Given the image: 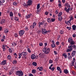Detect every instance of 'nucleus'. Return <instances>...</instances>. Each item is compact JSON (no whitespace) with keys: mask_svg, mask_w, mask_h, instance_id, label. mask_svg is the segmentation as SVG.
Segmentation results:
<instances>
[{"mask_svg":"<svg viewBox=\"0 0 76 76\" xmlns=\"http://www.w3.org/2000/svg\"><path fill=\"white\" fill-rule=\"evenodd\" d=\"M68 41L70 44L68 47L66 52L67 53L71 52L73 50V49H74V50H76V45H75L76 44V42L73 41V38L72 37H69L68 39Z\"/></svg>","mask_w":76,"mask_h":76,"instance_id":"obj_1","label":"nucleus"},{"mask_svg":"<svg viewBox=\"0 0 76 76\" xmlns=\"http://www.w3.org/2000/svg\"><path fill=\"white\" fill-rule=\"evenodd\" d=\"M16 75H18V76H22L23 75V73L20 71H17Z\"/></svg>","mask_w":76,"mask_h":76,"instance_id":"obj_2","label":"nucleus"},{"mask_svg":"<svg viewBox=\"0 0 76 76\" xmlns=\"http://www.w3.org/2000/svg\"><path fill=\"white\" fill-rule=\"evenodd\" d=\"M23 56H28V53L26 50L20 53Z\"/></svg>","mask_w":76,"mask_h":76,"instance_id":"obj_3","label":"nucleus"},{"mask_svg":"<svg viewBox=\"0 0 76 76\" xmlns=\"http://www.w3.org/2000/svg\"><path fill=\"white\" fill-rule=\"evenodd\" d=\"M51 49L49 48H47L45 51H44V53H45L46 54H48L50 52Z\"/></svg>","mask_w":76,"mask_h":76,"instance_id":"obj_4","label":"nucleus"},{"mask_svg":"<svg viewBox=\"0 0 76 76\" xmlns=\"http://www.w3.org/2000/svg\"><path fill=\"white\" fill-rule=\"evenodd\" d=\"M19 33L20 37L23 36V35L25 34V31L23 30H20L19 31Z\"/></svg>","mask_w":76,"mask_h":76,"instance_id":"obj_5","label":"nucleus"},{"mask_svg":"<svg viewBox=\"0 0 76 76\" xmlns=\"http://www.w3.org/2000/svg\"><path fill=\"white\" fill-rule=\"evenodd\" d=\"M42 34H47V30L46 29H43L42 28Z\"/></svg>","mask_w":76,"mask_h":76,"instance_id":"obj_6","label":"nucleus"},{"mask_svg":"<svg viewBox=\"0 0 76 76\" xmlns=\"http://www.w3.org/2000/svg\"><path fill=\"white\" fill-rule=\"evenodd\" d=\"M32 1L31 0H28L27 2L28 6H31V5H32Z\"/></svg>","mask_w":76,"mask_h":76,"instance_id":"obj_7","label":"nucleus"},{"mask_svg":"<svg viewBox=\"0 0 76 76\" xmlns=\"http://www.w3.org/2000/svg\"><path fill=\"white\" fill-rule=\"evenodd\" d=\"M39 57L40 58H44V56H45L44 53H40L39 54Z\"/></svg>","mask_w":76,"mask_h":76,"instance_id":"obj_8","label":"nucleus"},{"mask_svg":"<svg viewBox=\"0 0 76 76\" xmlns=\"http://www.w3.org/2000/svg\"><path fill=\"white\" fill-rule=\"evenodd\" d=\"M7 61L6 60H4L2 61L1 63V65H5L7 63Z\"/></svg>","mask_w":76,"mask_h":76,"instance_id":"obj_9","label":"nucleus"},{"mask_svg":"<svg viewBox=\"0 0 76 76\" xmlns=\"http://www.w3.org/2000/svg\"><path fill=\"white\" fill-rule=\"evenodd\" d=\"M75 55H76V51L75 50L73 51L71 54V56L72 57H74L75 56Z\"/></svg>","mask_w":76,"mask_h":76,"instance_id":"obj_10","label":"nucleus"},{"mask_svg":"<svg viewBox=\"0 0 76 76\" xmlns=\"http://www.w3.org/2000/svg\"><path fill=\"white\" fill-rule=\"evenodd\" d=\"M31 58L32 60H34L36 58V56L34 54H33L31 56Z\"/></svg>","mask_w":76,"mask_h":76,"instance_id":"obj_11","label":"nucleus"},{"mask_svg":"<svg viewBox=\"0 0 76 76\" xmlns=\"http://www.w3.org/2000/svg\"><path fill=\"white\" fill-rule=\"evenodd\" d=\"M5 20L2 19L0 21V23L1 24V25H3V24L4 23H5Z\"/></svg>","mask_w":76,"mask_h":76,"instance_id":"obj_12","label":"nucleus"},{"mask_svg":"<svg viewBox=\"0 0 76 76\" xmlns=\"http://www.w3.org/2000/svg\"><path fill=\"white\" fill-rule=\"evenodd\" d=\"M31 16H32V14H30L27 15H26L25 17L27 19H29V18H30V17H31Z\"/></svg>","mask_w":76,"mask_h":76,"instance_id":"obj_13","label":"nucleus"},{"mask_svg":"<svg viewBox=\"0 0 76 76\" xmlns=\"http://www.w3.org/2000/svg\"><path fill=\"white\" fill-rule=\"evenodd\" d=\"M4 33L7 34L9 32V29L6 28H5L4 30Z\"/></svg>","mask_w":76,"mask_h":76,"instance_id":"obj_14","label":"nucleus"},{"mask_svg":"<svg viewBox=\"0 0 76 76\" xmlns=\"http://www.w3.org/2000/svg\"><path fill=\"white\" fill-rule=\"evenodd\" d=\"M64 6L65 7H69V8H70V5H69V4L68 3H65V4H64Z\"/></svg>","mask_w":76,"mask_h":76,"instance_id":"obj_15","label":"nucleus"},{"mask_svg":"<svg viewBox=\"0 0 76 76\" xmlns=\"http://www.w3.org/2000/svg\"><path fill=\"white\" fill-rule=\"evenodd\" d=\"M42 69H43V67L42 66L38 67L37 68V69H39V70L41 71L42 70Z\"/></svg>","mask_w":76,"mask_h":76,"instance_id":"obj_16","label":"nucleus"},{"mask_svg":"<svg viewBox=\"0 0 76 76\" xmlns=\"http://www.w3.org/2000/svg\"><path fill=\"white\" fill-rule=\"evenodd\" d=\"M64 72L65 74H68L69 73V71L66 69H64Z\"/></svg>","mask_w":76,"mask_h":76,"instance_id":"obj_17","label":"nucleus"},{"mask_svg":"<svg viewBox=\"0 0 76 76\" xmlns=\"http://www.w3.org/2000/svg\"><path fill=\"white\" fill-rule=\"evenodd\" d=\"M32 64L34 66H35V67L37 66V63L35 62H33L32 63Z\"/></svg>","mask_w":76,"mask_h":76,"instance_id":"obj_18","label":"nucleus"},{"mask_svg":"<svg viewBox=\"0 0 76 76\" xmlns=\"http://www.w3.org/2000/svg\"><path fill=\"white\" fill-rule=\"evenodd\" d=\"M72 28L73 30H74V31H75L76 29V26L75 25H73L72 26Z\"/></svg>","mask_w":76,"mask_h":76,"instance_id":"obj_19","label":"nucleus"},{"mask_svg":"<svg viewBox=\"0 0 76 76\" xmlns=\"http://www.w3.org/2000/svg\"><path fill=\"white\" fill-rule=\"evenodd\" d=\"M2 49L3 50V51H5L6 50V48H5V45H2Z\"/></svg>","mask_w":76,"mask_h":76,"instance_id":"obj_20","label":"nucleus"},{"mask_svg":"<svg viewBox=\"0 0 76 76\" xmlns=\"http://www.w3.org/2000/svg\"><path fill=\"white\" fill-rule=\"evenodd\" d=\"M58 20L59 21H61L62 19H63V17L62 16H58Z\"/></svg>","mask_w":76,"mask_h":76,"instance_id":"obj_21","label":"nucleus"},{"mask_svg":"<svg viewBox=\"0 0 76 76\" xmlns=\"http://www.w3.org/2000/svg\"><path fill=\"white\" fill-rule=\"evenodd\" d=\"M47 21L48 23H51V19H50V18H48Z\"/></svg>","mask_w":76,"mask_h":76,"instance_id":"obj_22","label":"nucleus"},{"mask_svg":"<svg viewBox=\"0 0 76 76\" xmlns=\"http://www.w3.org/2000/svg\"><path fill=\"white\" fill-rule=\"evenodd\" d=\"M7 58L8 60H11V58H12V56L10 55H9L7 56Z\"/></svg>","mask_w":76,"mask_h":76,"instance_id":"obj_23","label":"nucleus"},{"mask_svg":"<svg viewBox=\"0 0 76 76\" xmlns=\"http://www.w3.org/2000/svg\"><path fill=\"white\" fill-rule=\"evenodd\" d=\"M10 16L11 17H13V13L12 12H11L10 13Z\"/></svg>","mask_w":76,"mask_h":76,"instance_id":"obj_24","label":"nucleus"},{"mask_svg":"<svg viewBox=\"0 0 76 76\" xmlns=\"http://www.w3.org/2000/svg\"><path fill=\"white\" fill-rule=\"evenodd\" d=\"M12 46L13 47H15L16 45V43L15 42H13L12 43Z\"/></svg>","mask_w":76,"mask_h":76,"instance_id":"obj_25","label":"nucleus"},{"mask_svg":"<svg viewBox=\"0 0 76 76\" xmlns=\"http://www.w3.org/2000/svg\"><path fill=\"white\" fill-rule=\"evenodd\" d=\"M23 6H25V7H28V4H26L25 3H24V4H23Z\"/></svg>","mask_w":76,"mask_h":76,"instance_id":"obj_26","label":"nucleus"},{"mask_svg":"<svg viewBox=\"0 0 76 76\" xmlns=\"http://www.w3.org/2000/svg\"><path fill=\"white\" fill-rule=\"evenodd\" d=\"M63 56H64V58H67V55L66 54V53H63L62 55Z\"/></svg>","mask_w":76,"mask_h":76,"instance_id":"obj_27","label":"nucleus"},{"mask_svg":"<svg viewBox=\"0 0 76 76\" xmlns=\"http://www.w3.org/2000/svg\"><path fill=\"white\" fill-rule=\"evenodd\" d=\"M31 72L32 73H36V70L35 69H33L32 70Z\"/></svg>","mask_w":76,"mask_h":76,"instance_id":"obj_28","label":"nucleus"},{"mask_svg":"<svg viewBox=\"0 0 76 76\" xmlns=\"http://www.w3.org/2000/svg\"><path fill=\"white\" fill-rule=\"evenodd\" d=\"M49 63L50 64H52L53 63V61L51 59H50L49 61Z\"/></svg>","mask_w":76,"mask_h":76,"instance_id":"obj_29","label":"nucleus"},{"mask_svg":"<svg viewBox=\"0 0 76 76\" xmlns=\"http://www.w3.org/2000/svg\"><path fill=\"white\" fill-rule=\"evenodd\" d=\"M9 52L10 53H12V52H13V51L12 50V49L11 48H9Z\"/></svg>","mask_w":76,"mask_h":76,"instance_id":"obj_30","label":"nucleus"},{"mask_svg":"<svg viewBox=\"0 0 76 76\" xmlns=\"http://www.w3.org/2000/svg\"><path fill=\"white\" fill-rule=\"evenodd\" d=\"M22 56V54H21V53H19L18 54V56H19V57H18V58H21V56Z\"/></svg>","mask_w":76,"mask_h":76,"instance_id":"obj_31","label":"nucleus"},{"mask_svg":"<svg viewBox=\"0 0 76 76\" xmlns=\"http://www.w3.org/2000/svg\"><path fill=\"white\" fill-rule=\"evenodd\" d=\"M60 34H64V31L63 30H61L60 32Z\"/></svg>","mask_w":76,"mask_h":76,"instance_id":"obj_32","label":"nucleus"},{"mask_svg":"<svg viewBox=\"0 0 76 76\" xmlns=\"http://www.w3.org/2000/svg\"><path fill=\"white\" fill-rule=\"evenodd\" d=\"M25 29L27 31H28L29 29V27H26L25 28Z\"/></svg>","mask_w":76,"mask_h":76,"instance_id":"obj_33","label":"nucleus"},{"mask_svg":"<svg viewBox=\"0 0 76 76\" xmlns=\"http://www.w3.org/2000/svg\"><path fill=\"white\" fill-rule=\"evenodd\" d=\"M62 12H59L58 15V16H61L62 15Z\"/></svg>","mask_w":76,"mask_h":76,"instance_id":"obj_34","label":"nucleus"},{"mask_svg":"<svg viewBox=\"0 0 76 76\" xmlns=\"http://www.w3.org/2000/svg\"><path fill=\"white\" fill-rule=\"evenodd\" d=\"M51 47L52 48H55L56 47V45L54 44H52L51 45Z\"/></svg>","mask_w":76,"mask_h":76,"instance_id":"obj_35","label":"nucleus"},{"mask_svg":"<svg viewBox=\"0 0 76 76\" xmlns=\"http://www.w3.org/2000/svg\"><path fill=\"white\" fill-rule=\"evenodd\" d=\"M12 63L13 64H16L17 63V61L16 60H14L13 61Z\"/></svg>","mask_w":76,"mask_h":76,"instance_id":"obj_36","label":"nucleus"},{"mask_svg":"<svg viewBox=\"0 0 76 76\" xmlns=\"http://www.w3.org/2000/svg\"><path fill=\"white\" fill-rule=\"evenodd\" d=\"M40 7V4H38L37 5V9H39Z\"/></svg>","mask_w":76,"mask_h":76,"instance_id":"obj_37","label":"nucleus"},{"mask_svg":"<svg viewBox=\"0 0 76 76\" xmlns=\"http://www.w3.org/2000/svg\"><path fill=\"white\" fill-rule=\"evenodd\" d=\"M19 42H20V44H23V40L22 39H20Z\"/></svg>","mask_w":76,"mask_h":76,"instance_id":"obj_38","label":"nucleus"},{"mask_svg":"<svg viewBox=\"0 0 76 76\" xmlns=\"http://www.w3.org/2000/svg\"><path fill=\"white\" fill-rule=\"evenodd\" d=\"M27 51L29 53H31V51L29 48H27Z\"/></svg>","mask_w":76,"mask_h":76,"instance_id":"obj_39","label":"nucleus"},{"mask_svg":"<svg viewBox=\"0 0 76 76\" xmlns=\"http://www.w3.org/2000/svg\"><path fill=\"white\" fill-rule=\"evenodd\" d=\"M13 4L14 6H16L18 4V3L16 2H14Z\"/></svg>","mask_w":76,"mask_h":76,"instance_id":"obj_40","label":"nucleus"},{"mask_svg":"<svg viewBox=\"0 0 76 76\" xmlns=\"http://www.w3.org/2000/svg\"><path fill=\"white\" fill-rule=\"evenodd\" d=\"M18 16L19 17H20V18H22V15L20 14V13H18Z\"/></svg>","mask_w":76,"mask_h":76,"instance_id":"obj_41","label":"nucleus"},{"mask_svg":"<svg viewBox=\"0 0 76 76\" xmlns=\"http://www.w3.org/2000/svg\"><path fill=\"white\" fill-rule=\"evenodd\" d=\"M57 70H58V71H60V70L61 69L60 68V67L59 66H58L57 67Z\"/></svg>","mask_w":76,"mask_h":76,"instance_id":"obj_42","label":"nucleus"},{"mask_svg":"<svg viewBox=\"0 0 76 76\" xmlns=\"http://www.w3.org/2000/svg\"><path fill=\"white\" fill-rule=\"evenodd\" d=\"M70 8H68L66 10V12L67 13H69V11H70Z\"/></svg>","mask_w":76,"mask_h":76,"instance_id":"obj_43","label":"nucleus"},{"mask_svg":"<svg viewBox=\"0 0 76 76\" xmlns=\"http://www.w3.org/2000/svg\"><path fill=\"white\" fill-rule=\"evenodd\" d=\"M0 2L1 3H4V0H0Z\"/></svg>","mask_w":76,"mask_h":76,"instance_id":"obj_44","label":"nucleus"},{"mask_svg":"<svg viewBox=\"0 0 76 76\" xmlns=\"http://www.w3.org/2000/svg\"><path fill=\"white\" fill-rule=\"evenodd\" d=\"M14 19L15 20H16L17 21H19V19H18V17H15Z\"/></svg>","mask_w":76,"mask_h":76,"instance_id":"obj_45","label":"nucleus"},{"mask_svg":"<svg viewBox=\"0 0 76 76\" xmlns=\"http://www.w3.org/2000/svg\"><path fill=\"white\" fill-rule=\"evenodd\" d=\"M34 27H35V26H34L33 25L30 26V28L31 29H34Z\"/></svg>","mask_w":76,"mask_h":76,"instance_id":"obj_46","label":"nucleus"},{"mask_svg":"<svg viewBox=\"0 0 76 76\" xmlns=\"http://www.w3.org/2000/svg\"><path fill=\"white\" fill-rule=\"evenodd\" d=\"M66 29H69L68 30L70 31L71 30V29L72 28H71V27H69V26H67L66 28Z\"/></svg>","mask_w":76,"mask_h":76,"instance_id":"obj_47","label":"nucleus"},{"mask_svg":"<svg viewBox=\"0 0 76 76\" xmlns=\"http://www.w3.org/2000/svg\"><path fill=\"white\" fill-rule=\"evenodd\" d=\"M58 6L59 8H61V7H62L61 4L60 3L58 4Z\"/></svg>","mask_w":76,"mask_h":76,"instance_id":"obj_48","label":"nucleus"},{"mask_svg":"<svg viewBox=\"0 0 76 76\" xmlns=\"http://www.w3.org/2000/svg\"><path fill=\"white\" fill-rule=\"evenodd\" d=\"M42 22H40V23L41 25H44V23L45 22V21L43 20L42 21Z\"/></svg>","mask_w":76,"mask_h":76,"instance_id":"obj_49","label":"nucleus"},{"mask_svg":"<svg viewBox=\"0 0 76 76\" xmlns=\"http://www.w3.org/2000/svg\"><path fill=\"white\" fill-rule=\"evenodd\" d=\"M55 69V67H53L52 68H51V69H50V70H52V71H54V69Z\"/></svg>","mask_w":76,"mask_h":76,"instance_id":"obj_50","label":"nucleus"},{"mask_svg":"<svg viewBox=\"0 0 76 76\" xmlns=\"http://www.w3.org/2000/svg\"><path fill=\"white\" fill-rule=\"evenodd\" d=\"M14 36H15V38H17V37H18V35L17 34V33H15L14 34Z\"/></svg>","mask_w":76,"mask_h":76,"instance_id":"obj_51","label":"nucleus"},{"mask_svg":"<svg viewBox=\"0 0 76 76\" xmlns=\"http://www.w3.org/2000/svg\"><path fill=\"white\" fill-rule=\"evenodd\" d=\"M55 19L52 18L51 19V21L53 22H54V21H55Z\"/></svg>","mask_w":76,"mask_h":76,"instance_id":"obj_52","label":"nucleus"},{"mask_svg":"<svg viewBox=\"0 0 76 76\" xmlns=\"http://www.w3.org/2000/svg\"><path fill=\"white\" fill-rule=\"evenodd\" d=\"M39 46H42L43 45V43H42L40 42L39 44Z\"/></svg>","mask_w":76,"mask_h":76,"instance_id":"obj_53","label":"nucleus"},{"mask_svg":"<svg viewBox=\"0 0 76 76\" xmlns=\"http://www.w3.org/2000/svg\"><path fill=\"white\" fill-rule=\"evenodd\" d=\"M71 21H72V20H73V17L71 16V17L70 18V19L69 20Z\"/></svg>","mask_w":76,"mask_h":76,"instance_id":"obj_54","label":"nucleus"},{"mask_svg":"<svg viewBox=\"0 0 76 76\" xmlns=\"http://www.w3.org/2000/svg\"><path fill=\"white\" fill-rule=\"evenodd\" d=\"M37 11H38V12H41V9H37Z\"/></svg>","mask_w":76,"mask_h":76,"instance_id":"obj_55","label":"nucleus"},{"mask_svg":"<svg viewBox=\"0 0 76 76\" xmlns=\"http://www.w3.org/2000/svg\"><path fill=\"white\" fill-rule=\"evenodd\" d=\"M72 37H73L74 38H75V37H76V34H74L72 35Z\"/></svg>","mask_w":76,"mask_h":76,"instance_id":"obj_56","label":"nucleus"},{"mask_svg":"<svg viewBox=\"0 0 76 76\" xmlns=\"http://www.w3.org/2000/svg\"><path fill=\"white\" fill-rule=\"evenodd\" d=\"M68 59H71L72 58V56L70 55L69 56H68Z\"/></svg>","mask_w":76,"mask_h":76,"instance_id":"obj_57","label":"nucleus"},{"mask_svg":"<svg viewBox=\"0 0 76 76\" xmlns=\"http://www.w3.org/2000/svg\"><path fill=\"white\" fill-rule=\"evenodd\" d=\"M53 64H51L50 65V66L49 67V69H51V67H53Z\"/></svg>","mask_w":76,"mask_h":76,"instance_id":"obj_58","label":"nucleus"},{"mask_svg":"<svg viewBox=\"0 0 76 76\" xmlns=\"http://www.w3.org/2000/svg\"><path fill=\"white\" fill-rule=\"evenodd\" d=\"M45 14L46 15H48V12L47 11L45 12Z\"/></svg>","mask_w":76,"mask_h":76,"instance_id":"obj_59","label":"nucleus"},{"mask_svg":"<svg viewBox=\"0 0 76 76\" xmlns=\"http://www.w3.org/2000/svg\"><path fill=\"white\" fill-rule=\"evenodd\" d=\"M34 26H36V25H37V23H35V22H34L33 23V25Z\"/></svg>","mask_w":76,"mask_h":76,"instance_id":"obj_60","label":"nucleus"},{"mask_svg":"<svg viewBox=\"0 0 76 76\" xmlns=\"http://www.w3.org/2000/svg\"><path fill=\"white\" fill-rule=\"evenodd\" d=\"M54 53H55V55H57V52H56V51H54Z\"/></svg>","mask_w":76,"mask_h":76,"instance_id":"obj_61","label":"nucleus"},{"mask_svg":"<svg viewBox=\"0 0 76 76\" xmlns=\"http://www.w3.org/2000/svg\"><path fill=\"white\" fill-rule=\"evenodd\" d=\"M62 1L63 3H65V2H66V0H62Z\"/></svg>","mask_w":76,"mask_h":76,"instance_id":"obj_62","label":"nucleus"},{"mask_svg":"<svg viewBox=\"0 0 76 76\" xmlns=\"http://www.w3.org/2000/svg\"><path fill=\"white\" fill-rule=\"evenodd\" d=\"M61 44L62 45H64V44H65V43L63 42H62Z\"/></svg>","mask_w":76,"mask_h":76,"instance_id":"obj_63","label":"nucleus"},{"mask_svg":"<svg viewBox=\"0 0 76 76\" xmlns=\"http://www.w3.org/2000/svg\"><path fill=\"white\" fill-rule=\"evenodd\" d=\"M29 76H34V75H32V74H30L29 75Z\"/></svg>","mask_w":76,"mask_h":76,"instance_id":"obj_64","label":"nucleus"}]
</instances>
